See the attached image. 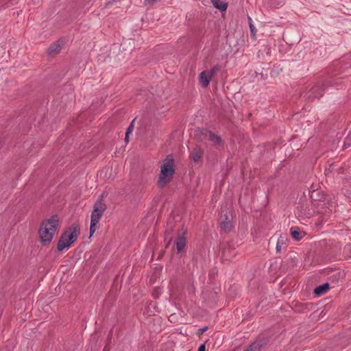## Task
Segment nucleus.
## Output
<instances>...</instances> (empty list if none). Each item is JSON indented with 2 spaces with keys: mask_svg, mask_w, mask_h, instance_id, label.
I'll return each mask as SVG.
<instances>
[{
  "mask_svg": "<svg viewBox=\"0 0 351 351\" xmlns=\"http://www.w3.org/2000/svg\"><path fill=\"white\" fill-rule=\"evenodd\" d=\"M197 351H206V346L204 344L200 345V346L198 348Z\"/></svg>",
  "mask_w": 351,
  "mask_h": 351,
  "instance_id": "nucleus-25",
  "label": "nucleus"
},
{
  "mask_svg": "<svg viewBox=\"0 0 351 351\" xmlns=\"http://www.w3.org/2000/svg\"><path fill=\"white\" fill-rule=\"evenodd\" d=\"M212 3L213 6L220 11H226L228 8V3L221 0H212Z\"/></svg>",
  "mask_w": 351,
  "mask_h": 351,
  "instance_id": "nucleus-14",
  "label": "nucleus"
},
{
  "mask_svg": "<svg viewBox=\"0 0 351 351\" xmlns=\"http://www.w3.org/2000/svg\"><path fill=\"white\" fill-rule=\"evenodd\" d=\"M290 231L291 236L295 241H300L302 239V233L299 230H296V228H291Z\"/></svg>",
  "mask_w": 351,
  "mask_h": 351,
  "instance_id": "nucleus-15",
  "label": "nucleus"
},
{
  "mask_svg": "<svg viewBox=\"0 0 351 351\" xmlns=\"http://www.w3.org/2000/svg\"><path fill=\"white\" fill-rule=\"evenodd\" d=\"M176 171V165L173 157L169 155L163 160L160 167V174L158 180V185L163 188L167 184L169 183L173 177Z\"/></svg>",
  "mask_w": 351,
  "mask_h": 351,
  "instance_id": "nucleus-2",
  "label": "nucleus"
},
{
  "mask_svg": "<svg viewBox=\"0 0 351 351\" xmlns=\"http://www.w3.org/2000/svg\"><path fill=\"white\" fill-rule=\"evenodd\" d=\"M344 172V168L343 167H339L337 164V167H336V173L337 174H341V173H343Z\"/></svg>",
  "mask_w": 351,
  "mask_h": 351,
  "instance_id": "nucleus-21",
  "label": "nucleus"
},
{
  "mask_svg": "<svg viewBox=\"0 0 351 351\" xmlns=\"http://www.w3.org/2000/svg\"><path fill=\"white\" fill-rule=\"evenodd\" d=\"M221 67L219 64L215 65L210 70H206L209 73V75L212 77L214 75H215L218 71L221 70Z\"/></svg>",
  "mask_w": 351,
  "mask_h": 351,
  "instance_id": "nucleus-17",
  "label": "nucleus"
},
{
  "mask_svg": "<svg viewBox=\"0 0 351 351\" xmlns=\"http://www.w3.org/2000/svg\"><path fill=\"white\" fill-rule=\"evenodd\" d=\"M286 238L285 237L280 236L278 239V242L276 243V251L278 252H280L282 247L285 245Z\"/></svg>",
  "mask_w": 351,
  "mask_h": 351,
  "instance_id": "nucleus-16",
  "label": "nucleus"
},
{
  "mask_svg": "<svg viewBox=\"0 0 351 351\" xmlns=\"http://www.w3.org/2000/svg\"><path fill=\"white\" fill-rule=\"evenodd\" d=\"M318 194H319V191H313V192L312 193V195H311V198H312V199H313V201H315V202H316V201H319H319H321V199H317L315 198V196H316L317 195H318Z\"/></svg>",
  "mask_w": 351,
  "mask_h": 351,
  "instance_id": "nucleus-23",
  "label": "nucleus"
},
{
  "mask_svg": "<svg viewBox=\"0 0 351 351\" xmlns=\"http://www.w3.org/2000/svg\"><path fill=\"white\" fill-rule=\"evenodd\" d=\"M207 329H208V327L205 326L202 328L199 329V331L201 334H203L204 332H205L207 330Z\"/></svg>",
  "mask_w": 351,
  "mask_h": 351,
  "instance_id": "nucleus-26",
  "label": "nucleus"
},
{
  "mask_svg": "<svg viewBox=\"0 0 351 351\" xmlns=\"http://www.w3.org/2000/svg\"><path fill=\"white\" fill-rule=\"evenodd\" d=\"M266 338H261L252 343L248 347L250 351H261V350L267 343Z\"/></svg>",
  "mask_w": 351,
  "mask_h": 351,
  "instance_id": "nucleus-8",
  "label": "nucleus"
},
{
  "mask_svg": "<svg viewBox=\"0 0 351 351\" xmlns=\"http://www.w3.org/2000/svg\"><path fill=\"white\" fill-rule=\"evenodd\" d=\"M211 78L207 71H203L199 75V84L202 87L206 88L209 85Z\"/></svg>",
  "mask_w": 351,
  "mask_h": 351,
  "instance_id": "nucleus-10",
  "label": "nucleus"
},
{
  "mask_svg": "<svg viewBox=\"0 0 351 351\" xmlns=\"http://www.w3.org/2000/svg\"><path fill=\"white\" fill-rule=\"evenodd\" d=\"M336 167H337V164H335V163L329 165L328 167H327L325 170L326 175H328L330 173H332V172H335V171L336 172Z\"/></svg>",
  "mask_w": 351,
  "mask_h": 351,
  "instance_id": "nucleus-18",
  "label": "nucleus"
},
{
  "mask_svg": "<svg viewBox=\"0 0 351 351\" xmlns=\"http://www.w3.org/2000/svg\"><path fill=\"white\" fill-rule=\"evenodd\" d=\"M133 122H134V121L130 123V125H129V127L127 129L125 134H128V135H129L133 130V128H134Z\"/></svg>",
  "mask_w": 351,
  "mask_h": 351,
  "instance_id": "nucleus-22",
  "label": "nucleus"
},
{
  "mask_svg": "<svg viewBox=\"0 0 351 351\" xmlns=\"http://www.w3.org/2000/svg\"><path fill=\"white\" fill-rule=\"evenodd\" d=\"M58 227L59 218L56 215L42 221L38 233L40 241L44 245H47L51 242Z\"/></svg>",
  "mask_w": 351,
  "mask_h": 351,
  "instance_id": "nucleus-1",
  "label": "nucleus"
},
{
  "mask_svg": "<svg viewBox=\"0 0 351 351\" xmlns=\"http://www.w3.org/2000/svg\"><path fill=\"white\" fill-rule=\"evenodd\" d=\"M223 219L220 223V228L224 232H230L232 229V223L231 217L228 215L227 212L223 215Z\"/></svg>",
  "mask_w": 351,
  "mask_h": 351,
  "instance_id": "nucleus-9",
  "label": "nucleus"
},
{
  "mask_svg": "<svg viewBox=\"0 0 351 351\" xmlns=\"http://www.w3.org/2000/svg\"><path fill=\"white\" fill-rule=\"evenodd\" d=\"M250 29L252 34L255 35V27L252 23L250 24Z\"/></svg>",
  "mask_w": 351,
  "mask_h": 351,
  "instance_id": "nucleus-24",
  "label": "nucleus"
},
{
  "mask_svg": "<svg viewBox=\"0 0 351 351\" xmlns=\"http://www.w3.org/2000/svg\"><path fill=\"white\" fill-rule=\"evenodd\" d=\"M106 209V206L101 199H99L95 203L93 206V210L91 213L90 226L89 230L90 237H91L97 230L99 219Z\"/></svg>",
  "mask_w": 351,
  "mask_h": 351,
  "instance_id": "nucleus-4",
  "label": "nucleus"
},
{
  "mask_svg": "<svg viewBox=\"0 0 351 351\" xmlns=\"http://www.w3.org/2000/svg\"><path fill=\"white\" fill-rule=\"evenodd\" d=\"M62 46L59 41H57L49 46L47 52L50 56L58 54L61 50Z\"/></svg>",
  "mask_w": 351,
  "mask_h": 351,
  "instance_id": "nucleus-12",
  "label": "nucleus"
},
{
  "mask_svg": "<svg viewBox=\"0 0 351 351\" xmlns=\"http://www.w3.org/2000/svg\"><path fill=\"white\" fill-rule=\"evenodd\" d=\"M195 136L199 138L200 140L208 138L214 145H219L221 143V138L219 136L207 130H197L195 131Z\"/></svg>",
  "mask_w": 351,
  "mask_h": 351,
  "instance_id": "nucleus-5",
  "label": "nucleus"
},
{
  "mask_svg": "<svg viewBox=\"0 0 351 351\" xmlns=\"http://www.w3.org/2000/svg\"><path fill=\"white\" fill-rule=\"evenodd\" d=\"M324 84L322 82L317 83L306 93L304 97L309 101H312L316 98H320L324 95Z\"/></svg>",
  "mask_w": 351,
  "mask_h": 351,
  "instance_id": "nucleus-6",
  "label": "nucleus"
},
{
  "mask_svg": "<svg viewBox=\"0 0 351 351\" xmlns=\"http://www.w3.org/2000/svg\"><path fill=\"white\" fill-rule=\"evenodd\" d=\"M80 234V226L73 223L62 234L57 244L58 251L61 252L65 248H69L71 245L76 241Z\"/></svg>",
  "mask_w": 351,
  "mask_h": 351,
  "instance_id": "nucleus-3",
  "label": "nucleus"
},
{
  "mask_svg": "<svg viewBox=\"0 0 351 351\" xmlns=\"http://www.w3.org/2000/svg\"><path fill=\"white\" fill-rule=\"evenodd\" d=\"M186 230L182 228L179 232L178 236L175 241V245L178 253H180L186 245Z\"/></svg>",
  "mask_w": 351,
  "mask_h": 351,
  "instance_id": "nucleus-7",
  "label": "nucleus"
},
{
  "mask_svg": "<svg viewBox=\"0 0 351 351\" xmlns=\"http://www.w3.org/2000/svg\"><path fill=\"white\" fill-rule=\"evenodd\" d=\"M203 153L204 151L200 147L195 146L190 154V158L194 162H198L202 158Z\"/></svg>",
  "mask_w": 351,
  "mask_h": 351,
  "instance_id": "nucleus-11",
  "label": "nucleus"
},
{
  "mask_svg": "<svg viewBox=\"0 0 351 351\" xmlns=\"http://www.w3.org/2000/svg\"><path fill=\"white\" fill-rule=\"evenodd\" d=\"M165 239V240L169 239V241L167 243V245H169L173 239V236L171 234V233L169 232V230H166Z\"/></svg>",
  "mask_w": 351,
  "mask_h": 351,
  "instance_id": "nucleus-20",
  "label": "nucleus"
},
{
  "mask_svg": "<svg viewBox=\"0 0 351 351\" xmlns=\"http://www.w3.org/2000/svg\"><path fill=\"white\" fill-rule=\"evenodd\" d=\"M330 286L328 283H324L322 285L317 287L314 289V293L316 296H320L326 293L329 290Z\"/></svg>",
  "mask_w": 351,
  "mask_h": 351,
  "instance_id": "nucleus-13",
  "label": "nucleus"
},
{
  "mask_svg": "<svg viewBox=\"0 0 351 351\" xmlns=\"http://www.w3.org/2000/svg\"><path fill=\"white\" fill-rule=\"evenodd\" d=\"M351 146V132L348 134L347 137L345 139L343 148L348 147Z\"/></svg>",
  "mask_w": 351,
  "mask_h": 351,
  "instance_id": "nucleus-19",
  "label": "nucleus"
},
{
  "mask_svg": "<svg viewBox=\"0 0 351 351\" xmlns=\"http://www.w3.org/2000/svg\"><path fill=\"white\" fill-rule=\"evenodd\" d=\"M128 141H129V135H128V134H125V141L128 142Z\"/></svg>",
  "mask_w": 351,
  "mask_h": 351,
  "instance_id": "nucleus-27",
  "label": "nucleus"
},
{
  "mask_svg": "<svg viewBox=\"0 0 351 351\" xmlns=\"http://www.w3.org/2000/svg\"><path fill=\"white\" fill-rule=\"evenodd\" d=\"M243 351H250V350H249V348H247V349L244 350Z\"/></svg>",
  "mask_w": 351,
  "mask_h": 351,
  "instance_id": "nucleus-29",
  "label": "nucleus"
},
{
  "mask_svg": "<svg viewBox=\"0 0 351 351\" xmlns=\"http://www.w3.org/2000/svg\"><path fill=\"white\" fill-rule=\"evenodd\" d=\"M315 206H317V207H319L320 205H319V203L318 202V203L317 204V205H315Z\"/></svg>",
  "mask_w": 351,
  "mask_h": 351,
  "instance_id": "nucleus-28",
  "label": "nucleus"
}]
</instances>
